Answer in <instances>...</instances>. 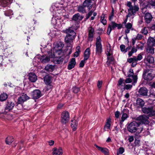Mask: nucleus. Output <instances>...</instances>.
<instances>
[{"mask_svg":"<svg viewBox=\"0 0 155 155\" xmlns=\"http://www.w3.org/2000/svg\"><path fill=\"white\" fill-rule=\"evenodd\" d=\"M62 31L67 34L65 38V42L66 43L70 45L75 37L76 33L71 29V27L63 30Z\"/></svg>","mask_w":155,"mask_h":155,"instance_id":"f257e3e1","label":"nucleus"},{"mask_svg":"<svg viewBox=\"0 0 155 155\" xmlns=\"http://www.w3.org/2000/svg\"><path fill=\"white\" fill-rule=\"evenodd\" d=\"M127 6L129 8L127 9L128 14H129L131 16H133V18L136 13L139 10L138 5L134 3L133 5L131 2H127Z\"/></svg>","mask_w":155,"mask_h":155,"instance_id":"f03ea898","label":"nucleus"},{"mask_svg":"<svg viewBox=\"0 0 155 155\" xmlns=\"http://www.w3.org/2000/svg\"><path fill=\"white\" fill-rule=\"evenodd\" d=\"M154 46H155V37L153 38L150 37L147 40V52L153 54L154 48L153 47Z\"/></svg>","mask_w":155,"mask_h":155,"instance_id":"7ed1b4c3","label":"nucleus"},{"mask_svg":"<svg viewBox=\"0 0 155 155\" xmlns=\"http://www.w3.org/2000/svg\"><path fill=\"white\" fill-rule=\"evenodd\" d=\"M117 27V29H120L122 27V25L120 24H117L113 21H111L108 25L107 33L109 35L112 30H114Z\"/></svg>","mask_w":155,"mask_h":155,"instance_id":"20e7f679","label":"nucleus"},{"mask_svg":"<svg viewBox=\"0 0 155 155\" xmlns=\"http://www.w3.org/2000/svg\"><path fill=\"white\" fill-rule=\"evenodd\" d=\"M64 46V44L61 42H59L56 44L53 49V54L54 55H61L62 53V50Z\"/></svg>","mask_w":155,"mask_h":155,"instance_id":"39448f33","label":"nucleus"},{"mask_svg":"<svg viewBox=\"0 0 155 155\" xmlns=\"http://www.w3.org/2000/svg\"><path fill=\"white\" fill-rule=\"evenodd\" d=\"M139 124L136 121H133L128 124L127 128L128 131L133 133H135L138 129Z\"/></svg>","mask_w":155,"mask_h":155,"instance_id":"423d86ee","label":"nucleus"},{"mask_svg":"<svg viewBox=\"0 0 155 155\" xmlns=\"http://www.w3.org/2000/svg\"><path fill=\"white\" fill-rule=\"evenodd\" d=\"M101 40L100 36L97 38L96 45V53L98 55H100L102 51V45L101 44Z\"/></svg>","mask_w":155,"mask_h":155,"instance_id":"0eeeda50","label":"nucleus"},{"mask_svg":"<svg viewBox=\"0 0 155 155\" xmlns=\"http://www.w3.org/2000/svg\"><path fill=\"white\" fill-rule=\"evenodd\" d=\"M155 100V93L152 91L150 92L149 95L147 94L146 90V101L150 104H153V101Z\"/></svg>","mask_w":155,"mask_h":155,"instance_id":"6e6552de","label":"nucleus"},{"mask_svg":"<svg viewBox=\"0 0 155 155\" xmlns=\"http://www.w3.org/2000/svg\"><path fill=\"white\" fill-rule=\"evenodd\" d=\"M69 118V114L68 111H64L62 113L61 116V121L62 123L66 124L68 122Z\"/></svg>","mask_w":155,"mask_h":155,"instance_id":"1a4fd4ad","label":"nucleus"},{"mask_svg":"<svg viewBox=\"0 0 155 155\" xmlns=\"http://www.w3.org/2000/svg\"><path fill=\"white\" fill-rule=\"evenodd\" d=\"M61 56V55H57L56 56H55L54 54H53V56H52V57L53 58V61L54 63L57 64L62 63L64 60V56Z\"/></svg>","mask_w":155,"mask_h":155,"instance_id":"9d476101","label":"nucleus"},{"mask_svg":"<svg viewBox=\"0 0 155 155\" xmlns=\"http://www.w3.org/2000/svg\"><path fill=\"white\" fill-rule=\"evenodd\" d=\"M15 106L14 102L11 101H8L5 107V111L6 112H8L12 110Z\"/></svg>","mask_w":155,"mask_h":155,"instance_id":"9b49d317","label":"nucleus"},{"mask_svg":"<svg viewBox=\"0 0 155 155\" xmlns=\"http://www.w3.org/2000/svg\"><path fill=\"white\" fill-rule=\"evenodd\" d=\"M145 102L142 99L138 98L136 100V104L138 106L142 108V110L143 112L145 113V107H143L144 104H145Z\"/></svg>","mask_w":155,"mask_h":155,"instance_id":"f8f14e48","label":"nucleus"},{"mask_svg":"<svg viewBox=\"0 0 155 155\" xmlns=\"http://www.w3.org/2000/svg\"><path fill=\"white\" fill-rule=\"evenodd\" d=\"M155 107V105L154 106ZM155 109V107L154 108ZM146 119L147 118V116H155V110H153V107L146 108Z\"/></svg>","mask_w":155,"mask_h":155,"instance_id":"ddd939ff","label":"nucleus"},{"mask_svg":"<svg viewBox=\"0 0 155 155\" xmlns=\"http://www.w3.org/2000/svg\"><path fill=\"white\" fill-rule=\"evenodd\" d=\"M29 97L24 93H23L19 97L18 100V104H21L24 102L29 99Z\"/></svg>","mask_w":155,"mask_h":155,"instance_id":"4468645a","label":"nucleus"},{"mask_svg":"<svg viewBox=\"0 0 155 155\" xmlns=\"http://www.w3.org/2000/svg\"><path fill=\"white\" fill-rule=\"evenodd\" d=\"M41 92L39 90L36 89L32 92L31 96L34 99H38L41 97Z\"/></svg>","mask_w":155,"mask_h":155,"instance_id":"2eb2a0df","label":"nucleus"},{"mask_svg":"<svg viewBox=\"0 0 155 155\" xmlns=\"http://www.w3.org/2000/svg\"><path fill=\"white\" fill-rule=\"evenodd\" d=\"M88 40L92 41L93 40L94 29L92 27H89L88 28Z\"/></svg>","mask_w":155,"mask_h":155,"instance_id":"dca6fc26","label":"nucleus"},{"mask_svg":"<svg viewBox=\"0 0 155 155\" xmlns=\"http://www.w3.org/2000/svg\"><path fill=\"white\" fill-rule=\"evenodd\" d=\"M117 86L118 89H120L122 91H124L125 86L124 80L123 78H120L118 81Z\"/></svg>","mask_w":155,"mask_h":155,"instance_id":"f3484780","label":"nucleus"},{"mask_svg":"<svg viewBox=\"0 0 155 155\" xmlns=\"http://www.w3.org/2000/svg\"><path fill=\"white\" fill-rule=\"evenodd\" d=\"M92 1H94V0H85L83 3V5L86 7H87L88 10H90L93 6Z\"/></svg>","mask_w":155,"mask_h":155,"instance_id":"a211bd4d","label":"nucleus"},{"mask_svg":"<svg viewBox=\"0 0 155 155\" xmlns=\"http://www.w3.org/2000/svg\"><path fill=\"white\" fill-rule=\"evenodd\" d=\"M126 30L125 31V33L127 34L130 33V30H133L132 27L133 24L132 23L128 22L124 25Z\"/></svg>","mask_w":155,"mask_h":155,"instance_id":"6ab92c4d","label":"nucleus"},{"mask_svg":"<svg viewBox=\"0 0 155 155\" xmlns=\"http://www.w3.org/2000/svg\"><path fill=\"white\" fill-rule=\"evenodd\" d=\"M145 0H140V9L142 13L143 14V16L144 19H145V11L144 10L145 8Z\"/></svg>","mask_w":155,"mask_h":155,"instance_id":"aec40b11","label":"nucleus"},{"mask_svg":"<svg viewBox=\"0 0 155 155\" xmlns=\"http://www.w3.org/2000/svg\"><path fill=\"white\" fill-rule=\"evenodd\" d=\"M95 146L99 150L101 151L102 153L105 155H108L109 153V150L106 148H104L99 147L97 145H95Z\"/></svg>","mask_w":155,"mask_h":155,"instance_id":"412c9836","label":"nucleus"},{"mask_svg":"<svg viewBox=\"0 0 155 155\" xmlns=\"http://www.w3.org/2000/svg\"><path fill=\"white\" fill-rule=\"evenodd\" d=\"M111 119L110 117L107 118L106 120L105 124V125L103 130L106 131L107 129H110L111 125Z\"/></svg>","mask_w":155,"mask_h":155,"instance_id":"4be33fe9","label":"nucleus"},{"mask_svg":"<svg viewBox=\"0 0 155 155\" xmlns=\"http://www.w3.org/2000/svg\"><path fill=\"white\" fill-rule=\"evenodd\" d=\"M0 47H2L3 50H5L7 47L6 43L4 41L3 38L1 36H0Z\"/></svg>","mask_w":155,"mask_h":155,"instance_id":"5701e85b","label":"nucleus"},{"mask_svg":"<svg viewBox=\"0 0 155 155\" xmlns=\"http://www.w3.org/2000/svg\"><path fill=\"white\" fill-rule=\"evenodd\" d=\"M75 64V59L74 58H72L69 63L68 69L69 70L71 69L74 67Z\"/></svg>","mask_w":155,"mask_h":155,"instance_id":"b1692460","label":"nucleus"},{"mask_svg":"<svg viewBox=\"0 0 155 155\" xmlns=\"http://www.w3.org/2000/svg\"><path fill=\"white\" fill-rule=\"evenodd\" d=\"M52 154L53 155H62L63 153L62 150L61 148L58 149L54 148L53 149Z\"/></svg>","mask_w":155,"mask_h":155,"instance_id":"393cba45","label":"nucleus"},{"mask_svg":"<svg viewBox=\"0 0 155 155\" xmlns=\"http://www.w3.org/2000/svg\"><path fill=\"white\" fill-rule=\"evenodd\" d=\"M28 79L31 82H34L37 80L36 75L34 73H30L28 75Z\"/></svg>","mask_w":155,"mask_h":155,"instance_id":"a878e982","label":"nucleus"},{"mask_svg":"<svg viewBox=\"0 0 155 155\" xmlns=\"http://www.w3.org/2000/svg\"><path fill=\"white\" fill-rule=\"evenodd\" d=\"M83 18V16L81 15L79 13H77L73 16L72 19L74 21H81Z\"/></svg>","mask_w":155,"mask_h":155,"instance_id":"bb28decb","label":"nucleus"},{"mask_svg":"<svg viewBox=\"0 0 155 155\" xmlns=\"http://www.w3.org/2000/svg\"><path fill=\"white\" fill-rule=\"evenodd\" d=\"M136 120L139 121L140 124H145V115H142L137 117Z\"/></svg>","mask_w":155,"mask_h":155,"instance_id":"cd10ccee","label":"nucleus"},{"mask_svg":"<svg viewBox=\"0 0 155 155\" xmlns=\"http://www.w3.org/2000/svg\"><path fill=\"white\" fill-rule=\"evenodd\" d=\"M90 49L89 48H87L84 51V60H87L90 54Z\"/></svg>","mask_w":155,"mask_h":155,"instance_id":"c85d7f7f","label":"nucleus"},{"mask_svg":"<svg viewBox=\"0 0 155 155\" xmlns=\"http://www.w3.org/2000/svg\"><path fill=\"white\" fill-rule=\"evenodd\" d=\"M71 126L73 130L75 131L76 130L78 124V121L74 119L71 120Z\"/></svg>","mask_w":155,"mask_h":155,"instance_id":"c756f323","label":"nucleus"},{"mask_svg":"<svg viewBox=\"0 0 155 155\" xmlns=\"http://www.w3.org/2000/svg\"><path fill=\"white\" fill-rule=\"evenodd\" d=\"M86 7L83 4L82 5H80L78 6V11L82 13H86Z\"/></svg>","mask_w":155,"mask_h":155,"instance_id":"7c9ffc66","label":"nucleus"},{"mask_svg":"<svg viewBox=\"0 0 155 155\" xmlns=\"http://www.w3.org/2000/svg\"><path fill=\"white\" fill-rule=\"evenodd\" d=\"M51 77L48 75H46L44 77V81L47 85H50L51 83Z\"/></svg>","mask_w":155,"mask_h":155,"instance_id":"2f4dec72","label":"nucleus"},{"mask_svg":"<svg viewBox=\"0 0 155 155\" xmlns=\"http://www.w3.org/2000/svg\"><path fill=\"white\" fill-rule=\"evenodd\" d=\"M40 60L42 63H45L48 62L50 61V58L45 55H43L41 57Z\"/></svg>","mask_w":155,"mask_h":155,"instance_id":"473e14b6","label":"nucleus"},{"mask_svg":"<svg viewBox=\"0 0 155 155\" xmlns=\"http://www.w3.org/2000/svg\"><path fill=\"white\" fill-rule=\"evenodd\" d=\"M153 17L149 13H146V23H150Z\"/></svg>","mask_w":155,"mask_h":155,"instance_id":"72a5a7b5","label":"nucleus"},{"mask_svg":"<svg viewBox=\"0 0 155 155\" xmlns=\"http://www.w3.org/2000/svg\"><path fill=\"white\" fill-rule=\"evenodd\" d=\"M54 66L52 65L48 64L45 66V69L47 71L52 72L54 69Z\"/></svg>","mask_w":155,"mask_h":155,"instance_id":"f704fd0d","label":"nucleus"},{"mask_svg":"<svg viewBox=\"0 0 155 155\" xmlns=\"http://www.w3.org/2000/svg\"><path fill=\"white\" fill-rule=\"evenodd\" d=\"M8 97V95L5 93H3L0 95V101H3L6 100Z\"/></svg>","mask_w":155,"mask_h":155,"instance_id":"c9c22d12","label":"nucleus"},{"mask_svg":"<svg viewBox=\"0 0 155 155\" xmlns=\"http://www.w3.org/2000/svg\"><path fill=\"white\" fill-rule=\"evenodd\" d=\"M138 92L139 95L144 96L145 95V89L144 87H141L139 89Z\"/></svg>","mask_w":155,"mask_h":155,"instance_id":"e433bc0d","label":"nucleus"},{"mask_svg":"<svg viewBox=\"0 0 155 155\" xmlns=\"http://www.w3.org/2000/svg\"><path fill=\"white\" fill-rule=\"evenodd\" d=\"M10 0H0L1 5L4 7H6L7 5L10 3Z\"/></svg>","mask_w":155,"mask_h":155,"instance_id":"4c0bfd02","label":"nucleus"},{"mask_svg":"<svg viewBox=\"0 0 155 155\" xmlns=\"http://www.w3.org/2000/svg\"><path fill=\"white\" fill-rule=\"evenodd\" d=\"M154 77V74L152 73H149L147 74L146 77V80L150 81L153 79Z\"/></svg>","mask_w":155,"mask_h":155,"instance_id":"58836bf2","label":"nucleus"},{"mask_svg":"<svg viewBox=\"0 0 155 155\" xmlns=\"http://www.w3.org/2000/svg\"><path fill=\"white\" fill-rule=\"evenodd\" d=\"M80 47L79 46H78L76 48V51L74 54V57H77L79 55L80 52Z\"/></svg>","mask_w":155,"mask_h":155,"instance_id":"ea45409f","label":"nucleus"},{"mask_svg":"<svg viewBox=\"0 0 155 155\" xmlns=\"http://www.w3.org/2000/svg\"><path fill=\"white\" fill-rule=\"evenodd\" d=\"M106 54H109L112 53V51L111 50L110 45L109 43H108L106 46V50L105 51Z\"/></svg>","mask_w":155,"mask_h":155,"instance_id":"a19ab883","label":"nucleus"},{"mask_svg":"<svg viewBox=\"0 0 155 155\" xmlns=\"http://www.w3.org/2000/svg\"><path fill=\"white\" fill-rule=\"evenodd\" d=\"M137 51V48L134 46L132 47V49L130 51L128 52V55L129 57L131 56L133 53H135Z\"/></svg>","mask_w":155,"mask_h":155,"instance_id":"79ce46f5","label":"nucleus"},{"mask_svg":"<svg viewBox=\"0 0 155 155\" xmlns=\"http://www.w3.org/2000/svg\"><path fill=\"white\" fill-rule=\"evenodd\" d=\"M13 141V138L12 137H8L5 140V142L7 144H10Z\"/></svg>","mask_w":155,"mask_h":155,"instance_id":"37998d69","label":"nucleus"},{"mask_svg":"<svg viewBox=\"0 0 155 155\" xmlns=\"http://www.w3.org/2000/svg\"><path fill=\"white\" fill-rule=\"evenodd\" d=\"M153 58L150 55H149L147 57V61L150 64H152L154 62Z\"/></svg>","mask_w":155,"mask_h":155,"instance_id":"c03bdc74","label":"nucleus"},{"mask_svg":"<svg viewBox=\"0 0 155 155\" xmlns=\"http://www.w3.org/2000/svg\"><path fill=\"white\" fill-rule=\"evenodd\" d=\"M150 5L152 6H155V0H149L148 4L146 7H150Z\"/></svg>","mask_w":155,"mask_h":155,"instance_id":"a18cd8bd","label":"nucleus"},{"mask_svg":"<svg viewBox=\"0 0 155 155\" xmlns=\"http://www.w3.org/2000/svg\"><path fill=\"white\" fill-rule=\"evenodd\" d=\"M106 55L107 56V59L109 61V63L113 61L114 58L112 57V53L109 54V55L107 54Z\"/></svg>","mask_w":155,"mask_h":155,"instance_id":"49530a36","label":"nucleus"},{"mask_svg":"<svg viewBox=\"0 0 155 155\" xmlns=\"http://www.w3.org/2000/svg\"><path fill=\"white\" fill-rule=\"evenodd\" d=\"M128 115L125 113H124L122 115L121 117V121L122 122L124 121L128 117Z\"/></svg>","mask_w":155,"mask_h":155,"instance_id":"de8ad7c7","label":"nucleus"},{"mask_svg":"<svg viewBox=\"0 0 155 155\" xmlns=\"http://www.w3.org/2000/svg\"><path fill=\"white\" fill-rule=\"evenodd\" d=\"M124 149L123 147H120L118 149V151H117V153L121 154L124 152Z\"/></svg>","mask_w":155,"mask_h":155,"instance_id":"09e8293b","label":"nucleus"},{"mask_svg":"<svg viewBox=\"0 0 155 155\" xmlns=\"http://www.w3.org/2000/svg\"><path fill=\"white\" fill-rule=\"evenodd\" d=\"M127 61L130 63H133V62L134 61H137V60L136 59V57L134 56L133 58H128L127 59Z\"/></svg>","mask_w":155,"mask_h":155,"instance_id":"8fccbe9b","label":"nucleus"},{"mask_svg":"<svg viewBox=\"0 0 155 155\" xmlns=\"http://www.w3.org/2000/svg\"><path fill=\"white\" fill-rule=\"evenodd\" d=\"M133 82L132 83L133 85H134L135 84L137 83V76L136 75H134L132 76Z\"/></svg>","mask_w":155,"mask_h":155,"instance_id":"3c124183","label":"nucleus"},{"mask_svg":"<svg viewBox=\"0 0 155 155\" xmlns=\"http://www.w3.org/2000/svg\"><path fill=\"white\" fill-rule=\"evenodd\" d=\"M134 75V72L133 70L132 69H130L129 70L128 74V77H132Z\"/></svg>","mask_w":155,"mask_h":155,"instance_id":"603ef678","label":"nucleus"},{"mask_svg":"<svg viewBox=\"0 0 155 155\" xmlns=\"http://www.w3.org/2000/svg\"><path fill=\"white\" fill-rule=\"evenodd\" d=\"M132 87V85L131 84H127L125 85L124 87V90H129Z\"/></svg>","mask_w":155,"mask_h":155,"instance_id":"864d4df0","label":"nucleus"},{"mask_svg":"<svg viewBox=\"0 0 155 155\" xmlns=\"http://www.w3.org/2000/svg\"><path fill=\"white\" fill-rule=\"evenodd\" d=\"M120 48L121 51L124 52V53H125V46L123 44L121 45L120 46Z\"/></svg>","mask_w":155,"mask_h":155,"instance_id":"5fc2aeb1","label":"nucleus"},{"mask_svg":"<svg viewBox=\"0 0 155 155\" xmlns=\"http://www.w3.org/2000/svg\"><path fill=\"white\" fill-rule=\"evenodd\" d=\"M114 16V10L113 8L111 12L110 15L109 17V19L110 21H111L113 19Z\"/></svg>","mask_w":155,"mask_h":155,"instance_id":"6e6d98bb","label":"nucleus"},{"mask_svg":"<svg viewBox=\"0 0 155 155\" xmlns=\"http://www.w3.org/2000/svg\"><path fill=\"white\" fill-rule=\"evenodd\" d=\"M73 91L75 93H77L80 91L79 88L74 87L72 88Z\"/></svg>","mask_w":155,"mask_h":155,"instance_id":"4d7b16f0","label":"nucleus"},{"mask_svg":"<svg viewBox=\"0 0 155 155\" xmlns=\"http://www.w3.org/2000/svg\"><path fill=\"white\" fill-rule=\"evenodd\" d=\"M143 58V57L142 56V54L141 53L138 54V55L137 56V57H136V59L137 60V61H140Z\"/></svg>","mask_w":155,"mask_h":155,"instance_id":"13d9d810","label":"nucleus"},{"mask_svg":"<svg viewBox=\"0 0 155 155\" xmlns=\"http://www.w3.org/2000/svg\"><path fill=\"white\" fill-rule=\"evenodd\" d=\"M143 78L142 79L143 82H141L140 86L142 85L144 81L145 80V70H144L143 71Z\"/></svg>","mask_w":155,"mask_h":155,"instance_id":"bf43d9fd","label":"nucleus"},{"mask_svg":"<svg viewBox=\"0 0 155 155\" xmlns=\"http://www.w3.org/2000/svg\"><path fill=\"white\" fill-rule=\"evenodd\" d=\"M96 7V5H95V6H94L93 7V8H94V9L93 10H91L87 14H88V15L90 16H91L92 15L94 11L95 10Z\"/></svg>","mask_w":155,"mask_h":155,"instance_id":"052dcab7","label":"nucleus"},{"mask_svg":"<svg viewBox=\"0 0 155 155\" xmlns=\"http://www.w3.org/2000/svg\"><path fill=\"white\" fill-rule=\"evenodd\" d=\"M131 17V16L130 15H128L127 14V15L126 16V18L124 20L123 22V24H124V25H125V24H127V21L128 18V17Z\"/></svg>","mask_w":155,"mask_h":155,"instance_id":"680f3d73","label":"nucleus"},{"mask_svg":"<svg viewBox=\"0 0 155 155\" xmlns=\"http://www.w3.org/2000/svg\"><path fill=\"white\" fill-rule=\"evenodd\" d=\"M86 61V60H84V59L83 60H82L81 61V62L79 64V67L81 68L83 67L84 65V63L85 62V61Z\"/></svg>","mask_w":155,"mask_h":155,"instance_id":"e2e57ef3","label":"nucleus"},{"mask_svg":"<svg viewBox=\"0 0 155 155\" xmlns=\"http://www.w3.org/2000/svg\"><path fill=\"white\" fill-rule=\"evenodd\" d=\"M102 84V81H98L97 83V87L99 88L101 87Z\"/></svg>","mask_w":155,"mask_h":155,"instance_id":"0e129e2a","label":"nucleus"},{"mask_svg":"<svg viewBox=\"0 0 155 155\" xmlns=\"http://www.w3.org/2000/svg\"><path fill=\"white\" fill-rule=\"evenodd\" d=\"M128 140L130 143H131L134 140V137L132 136H130L128 137Z\"/></svg>","mask_w":155,"mask_h":155,"instance_id":"69168bd1","label":"nucleus"},{"mask_svg":"<svg viewBox=\"0 0 155 155\" xmlns=\"http://www.w3.org/2000/svg\"><path fill=\"white\" fill-rule=\"evenodd\" d=\"M132 82V80L130 78H127L125 80H124V82L126 83H130Z\"/></svg>","mask_w":155,"mask_h":155,"instance_id":"338daca9","label":"nucleus"},{"mask_svg":"<svg viewBox=\"0 0 155 155\" xmlns=\"http://www.w3.org/2000/svg\"><path fill=\"white\" fill-rule=\"evenodd\" d=\"M120 115V113L119 111H116L115 114V117L116 118H118Z\"/></svg>","mask_w":155,"mask_h":155,"instance_id":"774afa93","label":"nucleus"}]
</instances>
